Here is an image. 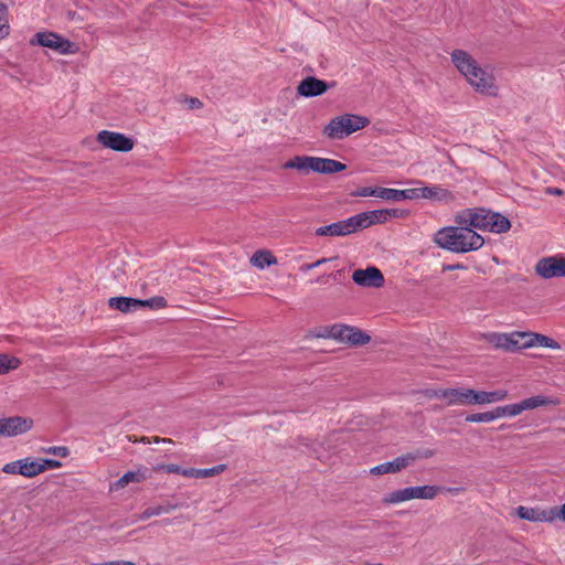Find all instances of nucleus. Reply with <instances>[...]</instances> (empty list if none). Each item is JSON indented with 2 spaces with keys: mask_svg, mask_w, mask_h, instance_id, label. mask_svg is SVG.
I'll list each match as a JSON object with an SVG mask.
<instances>
[{
  "mask_svg": "<svg viewBox=\"0 0 565 565\" xmlns=\"http://www.w3.org/2000/svg\"><path fill=\"white\" fill-rule=\"evenodd\" d=\"M433 242L439 248L456 254L476 252L484 245V238L479 233L457 224L439 228L433 235Z\"/></svg>",
  "mask_w": 565,
  "mask_h": 565,
  "instance_id": "obj_1",
  "label": "nucleus"
},
{
  "mask_svg": "<svg viewBox=\"0 0 565 565\" xmlns=\"http://www.w3.org/2000/svg\"><path fill=\"white\" fill-rule=\"evenodd\" d=\"M455 224L471 228L472 231H489L497 234L507 233L511 222L504 215L484 207H469L458 211L454 215Z\"/></svg>",
  "mask_w": 565,
  "mask_h": 565,
  "instance_id": "obj_2",
  "label": "nucleus"
},
{
  "mask_svg": "<svg viewBox=\"0 0 565 565\" xmlns=\"http://www.w3.org/2000/svg\"><path fill=\"white\" fill-rule=\"evenodd\" d=\"M285 169L298 170L302 173L317 172L323 174H332L343 171L347 167L344 163L329 158L296 156L284 163Z\"/></svg>",
  "mask_w": 565,
  "mask_h": 565,
  "instance_id": "obj_3",
  "label": "nucleus"
},
{
  "mask_svg": "<svg viewBox=\"0 0 565 565\" xmlns=\"http://www.w3.org/2000/svg\"><path fill=\"white\" fill-rule=\"evenodd\" d=\"M369 124L370 120L367 117L345 114L331 119L324 127L323 134L330 139H343L365 128Z\"/></svg>",
  "mask_w": 565,
  "mask_h": 565,
  "instance_id": "obj_4",
  "label": "nucleus"
},
{
  "mask_svg": "<svg viewBox=\"0 0 565 565\" xmlns=\"http://www.w3.org/2000/svg\"><path fill=\"white\" fill-rule=\"evenodd\" d=\"M477 339L486 341L494 349L505 352H516L526 349L525 331L486 332L480 333Z\"/></svg>",
  "mask_w": 565,
  "mask_h": 565,
  "instance_id": "obj_5",
  "label": "nucleus"
},
{
  "mask_svg": "<svg viewBox=\"0 0 565 565\" xmlns=\"http://www.w3.org/2000/svg\"><path fill=\"white\" fill-rule=\"evenodd\" d=\"M319 337L333 339L351 345H363L369 343L371 340L370 335L359 328L343 323H334L332 326L324 327Z\"/></svg>",
  "mask_w": 565,
  "mask_h": 565,
  "instance_id": "obj_6",
  "label": "nucleus"
},
{
  "mask_svg": "<svg viewBox=\"0 0 565 565\" xmlns=\"http://www.w3.org/2000/svg\"><path fill=\"white\" fill-rule=\"evenodd\" d=\"M404 211L398 209L373 210L353 215L356 232L375 224H384L391 218L404 216Z\"/></svg>",
  "mask_w": 565,
  "mask_h": 565,
  "instance_id": "obj_7",
  "label": "nucleus"
},
{
  "mask_svg": "<svg viewBox=\"0 0 565 565\" xmlns=\"http://www.w3.org/2000/svg\"><path fill=\"white\" fill-rule=\"evenodd\" d=\"M31 43H36L41 46L49 47L63 55L76 54L79 51L77 44L71 42L70 40L61 36L55 32H38Z\"/></svg>",
  "mask_w": 565,
  "mask_h": 565,
  "instance_id": "obj_8",
  "label": "nucleus"
},
{
  "mask_svg": "<svg viewBox=\"0 0 565 565\" xmlns=\"http://www.w3.org/2000/svg\"><path fill=\"white\" fill-rule=\"evenodd\" d=\"M467 83L476 93L483 96L497 97L499 94V86L493 74L482 66L479 67L477 74L471 76Z\"/></svg>",
  "mask_w": 565,
  "mask_h": 565,
  "instance_id": "obj_9",
  "label": "nucleus"
},
{
  "mask_svg": "<svg viewBox=\"0 0 565 565\" xmlns=\"http://www.w3.org/2000/svg\"><path fill=\"white\" fill-rule=\"evenodd\" d=\"M535 273L543 279L565 277V257L556 255L539 259Z\"/></svg>",
  "mask_w": 565,
  "mask_h": 565,
  "instance_id": "obj_10",
  "label": "nucleus"
},
{
  "mask_svg": "<svg viewBox=\"0 0 565 565\" xmlns=\"http://www.w3.org/2000/svg\"><path fill=\"white\" fill-rule=\"evenodd\" d=\"M450 58L456 70L466 81H469L471 76L477 74L479 67H481L480 63L465 50H454L450 53Z\"/></svg>",
  "mask_w": 565,
  "mask_h": 565,
  "instance_id": "obj_11",
  "label": "nucleus"
},
{
  "mask_svg": "<svg viewBox=\"0 0 565 565\" xmlns=\"http://www.w3.org/2000/svg\"><path fill=\"white\" fill-rule=\"evenodd\" d=\"M450 58L456 70L466 81H469L471 76L477 74L479 67H481L480 63L465 50H454L450 53Z\"/></svg>",
  "mask_w": 565,
  "mask_h": 565,
  "instance_id": "obj_12",
  "label": "nucleus"
},
{
  "mask_svg": "<svg viewBox=\"0 0 565 565\" xmlns=\"http://www.w3.org/2000/svg\"><path fill=\"white\" fill-rule=\"evenodd\" d=\"M450 58L456 70L466 81H469L471 76L477 74L479 67H481L480 63L465 50H454L450 53Z\"/></svg>",
  "mask_w": 565,
  "mask_h": 565,
  "instance_id": "obj_13",
  "label": "nucleus"
},
{
  "mask_svg": "<svg viewBox=\"0 0 565 565\" xmlns=\"http://www.w3.org/2000/svg\"><path fill=\"white\" fill-rule=\"evenodd\" d=\"M450 58L456 70L466 81H469L471 76L477 74L479 67H481L480 63L465 50H454L450 53Z\"/></svg>",
  "mask_w": 565,
  "mask_h": 565,
  "instance_id": "obj_14",
  "label": "nucleus"
},
{
  "mask_svg": "<svg viewBox=\"0 0 565 565\" xmlns=\"http://www.w3.org/2000/svg\"><path fill=\"white\" fill-rule=\"evenodd\" d=\"M450 58L456 70L466 81H469L471 76L477 74L479 67H481L480 63L465 50H454L450 53Z\"/></svg>",
  "mask_w": 565,
  "mask_h": 565,
  "instance_id": "obj_15",
  "label": "nucleus"
},
{
  "mask_svg": "<svg viewBox=\"0 0 565 565\" xmlns=\"http://www.w3.org/2000/svg\"><path fill=\"white\" fill-rule=\"evenodd\" d=\"M33 420L28 417L12 416L0 418V436L13 437L29 431Z\"/></svg>",
  "mask_w": 565,
  "mask_h": 565,
  "instance_id": "obj_16",
  "label": "nucleus"
},
{
  "mask_svg": "<svg viewBox=\"0 0 565 565\" xmlns=\"http://www.w3.org/2000/svg\"><path fill=\"white\" fill-rule=\"evenodd\" d=\"M97 140L104 147L115 151L127 152L134 148L132 139L119 132L103 130L97 135Z\"/></svg>",
  "mask_w": 565,
  "mask_h": 565,
  "instance_id": "obj_17",
  "label": "nucleus"
},
{
  "mask_svg": "<svg viewBox=\"0 0 565 565\" xmlns=\"http://www.w3.org/2000/svg\"><path fill=\"white\" fill-rule=\"evenodd\" d=\"M353 281L367 288H379L384 285V276L381 270L374 266H370L365 269H356L352 274Z\"/></svg>",
  "mask_w": 565,
  "mask_h": 565,
  "instance_id": "obj_18",
  "label": "nucleus"
},
{
  "mask_svg": "<svg viewBox=\"0 0 565 565\" xmlns=\"http://www.w3.org/2000/svg\"><path fill=\"white\" fill-rule=\"evenodd\" d=\"M334 84L335 83L333 82L329 85L322 79L308 76L299 83L297 92L303 97H316L324 94L328 88L333 87Z\"/></svg>",
  "mask_w": 565,
  "mask_h": 565,
  "instance_id": "obj_19",
  "label": "nucleus"
},
{
  "mask_svg": "<svg viewBox=\"0 0 565 565\" xmlns=\"http://www.w3.org/2000/svg\"><path fill=\"white\" fill-rule=\"evenodd\" d=\"M355 225L353 222V217H348L345 220L331 223L326 226L318 227L316 230L317 236H347L352 233H355Z\"/></svg>",
  "mask_w": 565,
  "mask_h": 565,
  "instance_id": "obj_20",
  "label": "nucleus"
},
{
  "mask_svg": "<svg viewBox=\"0 0 565 565\" xmlns=\"http://www.w3.org/2000/svg\"><path fill=\"white\" fill-rule=\"evenodd\" d=\"M415 458L416 457L413 456L412 454H407V455L395 458L393 461H387V462L377 465V466L373 467L370 470V472L372 475H376V476L386 475V473H395V472H398L402 469L406 468L407 466H409L415 460Z\"/></svg>",
  "mask_w": 565,
  "mask_h": 565,
  "instance_id": "obj_21",
  "label": "nucleus"
},
{
  "mask_svg": "<svg viewBox=\"0 0 565 565\" xmlns=\"http://www.w3.org/2000/svg\"><path fill=\"white\" fill-rule=\"evenodd\" d=\"M473 390L466 387H449L445 395L447 406L472 405Z\"/></svg>",
  "mask_w": 565,
  "mask_h": 565,
  "instance_id": "obj_22",
  "label": "nucleus"
},
{
  "mask_svg": "<svg viewBox=\"0 0 565 565\" xmlns=\"http://www.w3.org/2000/svg\"><path fill=\"white\" fill-rule=\"evenodd\" d=\"M422 199L449 204L455 201V194L441 185H428L422 188Z\"/></svg>",
  "mask_w": 565,
  "mask_h": 565,
  "instance_id": "obj_23",
  "label": "nucleus"
},
{
  "mask_svg": "<svg viewBox=\"0 0 565 565\" xmlns=\"http://www.w3.org/2000/svg\"><path fill=\"white\" fill-rule=\"evenodd\" d=\"M508 398V391H475L472 396V405H489L505 401Z\"/></svg>",
  "mask_w": 565,
  "mask_h": 565,
  "instance_id": "obj_24",
  "label": "nucleus"
},
{
  "mask_svg": "<svg viewBox=\"0 0 565 565\" xmlns=\"http://www.w3.org/2000/svg\"><path fill=\"white\" fill-rule=\"evenodd\" d=\"M516 514L519 518L531 522H553V516L545 509L521 505L516 509Z\"/></svg>",
  "mask_w": 565,
  "mask_h": 565,
  "instance_id": "obj_25",
  "label": "nucleus"
},
{
  "mask_svg": "<svg viewBox=\"0 0 565 565\" xmlns=\"http://www.w3.org/2000/svg\"><path fill=\"white\" fill-rule=\"evenodd\" d=\"M525 341L526 349L534 347H544L554 350L561 349V344L554 339L532 331H525Z\"/></svg>",
  "mask_w": 565,
  "mask_h": 565,
  "instance_id": "obj_26",
  "label": "nucleus"
},
{
  "mask_svg": "<svg viewBox=\"0 0 565 565\" xmlns=\"http://www.w3.org/2000/svg\"><path fill=\"white\" fill-rule=\"evenodd\" d=\"M140 300L130 297H111L108 300V306L121 312H131L140 309Z\"/></svg>",
  "mask_w": 565,
  "mask_h": 565,
  "instance_id": "obj_27",
  "label": "nucleus"
},
{
  "mask_svg": "<svg viewBox=\"0 0 565 565\" xmlns=\"http://www.w3.org/2000/svg\"><path fill=\"white\" fill-rule=\"evenodd\" d=\"M149 477L150 475L148 473V469L145 467H140L135 471L126 472L121 478H119L116 481L115 486L117 489H122L131 482L140 483L147 480Z\"/></svg>",
  "mask_w": 565,
  "mask_h": 565,
  "instance_id": "obj_28",
  "label": "nucleus"
},
{
  "mask_svg": "<svg viewBox=\"0 0 565 565\" xmlns=\"http://www.w3.org/2000/svg\"><path fill=\"white\" fill-rule=\"evenodd\" d=\"M411 500L413 499H423V500H433L436 495L443 490V488L437 486H416L408 487Z\"/></svg>",
  "mask_w": 565,
  "mask_h": 565,
  "instance_id": "obj_29",
  "label": "nucleus"
},
{
  "mask_svg": "<svg viewBox=\"0 0 565 565\" xmlns=\"http://www.w3.org/2000/svg\"><path fill=\"white\" fill-rule=\"evenodd\" d=\"M20 475L26 478H33L44 472V466L31 458L21 459Z\"/></svg>",
  "mask_w": 565,
  "mask_h": 565,
  "instance_id": "obj_30",
  "label": "nucleus"
},
{
  "mask_svg": "<svg viewBox=\"0 0 565 565\" xmlns=\"http://www.w3.org/2000/svg\"><path fill=\"white\" fill-rule=\"evenodd\" d=\"M225 469H226V465H224V463L217 465L212 468H206V469L189 468V471L184 472V477L196 478V479L210 478V477H214L216 475L222 473L223 471H225Z\"/></svg>",
  "mask_w": 565,
  "mask_h": 565,
  "instance_id": "obj_31",
  "label": "nucleus"
},
{
  "mask_svg": "<svg viewBox=\"0 0 565 565\" xmlns=\"http://www.w3.org/2000/svg\"><path fill=\"white\" fill-rule=\"evenodd\" d=\"M521 402L524 411L534 409L541 406L556 405L558 403L556 399L544 395L531 396Z\"/></svg>",
  "mask_w": 565,
  "mask_h": 565,
  "instance_id": "obj_32",
  "label": "nucleus"
},
{
  "mask_svg": "<svg viewBox=\"0 0 565 565\" xmlns=\"http://www.w3.org/2000/svg\"><path fill=\"white\" fill-rule=\"evenodd\" d=\"M250 263L255 267L264 269L267 266L275 265L277 258L268 250H258L250 258Z\"/></svg>",
  "mask_w": 565,
  "mask_h": 565,
  "instance_id": "obj_33",
  "label": "nucleus"
},
{
  "mask_svg": "<svg viewBox=\"0 0 565 565\" xmlns=\"http://www.w3.org/2000/svg\"><path fill=\"white\" fill-rule=\"evenodd\" d=\"M177 507H178L177 504H166V505L159 504V505L149 507L138 515V520L146 521L152 516H158L163 513H169V512L175 510Z\"/></svg>",
  "mask_w": 565,
  "mask_h": 565,
  "instance_id": "obj_34",
  "label": "nucleus"
},
{
  "mask_svg": "<svg viewBox=\"0 0 565 565\" xmlns=\"http://www.w3.org/2000/svg\"><path fill=\"white\" fill-rule=\"evenodd\" d=\"M498 418L515 417L524 412L522 402L495 407Z\"/></svg>",
  "mask_w": 565,
  "mask_h": 565,
  "instance_id": "obj_35",
  "label": "nucleus"
},
{
  "mask_svg": "<svg viewBox=\"0 0 565 565\" xmlns=\"http://www.w3.org/2000/svg\"><path fill=\"white\" fill-rule=\"evenodd\" d=\"M411 500L409 488L395 490L383 499L385 503L397 504Z\"/></svg>",
  "mask_w": 565,
  "mask_h": 565,
  "instance_id": "obj_36",
  "label": "nucleus"
},
{
  "mask_svg": "<svg viewBox=\"0 0 565 565\" xmlns=\"http://www.w3.org/2000/svg\"><path fill=\"white\" fill-rule=\"evenodd\" d=\"M21 364L18 358L0 354V375L7 374L12 370H17Z\"/></svg>",
  "mask_w": 565,
  "mask_h": 565,
  "instance_id": "obj_37",
  "label": "nucleus"
},
{
  "mask_svg": "<svg viewBox=\"0 0 565 565\" xmlns=\"http://www.w3.org/2000/svg\"><path fill=\"white\" fill-rule=\"evenodd\" d=\"M495 419H498L495 408L489 412L470 414L466 417V422L468 423H490Z\"/></svg>",
  "mask_w": 565,
  "mask_h": 565,
  "instance_id": "obj_38",
  "label": "nucleus"
},
{
  "mask_svg": "<svg viewBox=\"0 0 565 565\" xmlns=\"http://www.w3.org/2000/svg\"><path fill=\"white\" fill-rule=\"evenodd\" d=\"M9 34L8 7L0 2V39Z\"/></svg>",
  "mask_w": 565,
  "mask_h": 565,
  "instance_id": "obj_39",
  "label": "nucleus"
},
{
  "mask_svg": "<svg viewBox=\"0 0 565 565\" xmlns=\"http://www.w3.org/2000/svg\"><path fill=\"white\" fill-rule=\"evenodd\" d=\"M376 198L385 200V201L397 202V201H399V190L388 189V188H377Z\"/></svg>",
  "mask_w": 565,
  "mask_h": 565,
  "instance_id": "obj_40",
  "label": "nucleus"
},
{
  "mask_svg": "<svg viewBox=\"0 0 565 565\" xmlns=\"http://www.w3.org/2000/svg\"><path fill=\"white\" fill-rule=\"evenodd\" d=\"M140 308L149 307L151 309H161L167 307V300L163 297H153L146 300H140Z\"/></svg>",
  "mask_w": 565,
  "mask_h": 565,
  "instance_id": "obj_41",
  "label": "nucleus"
},
{
  "mask_svg": "<svg viewBox=\"0 0 565 565\" xmlns=\"http://www.w3.org/2000/svg\"><path fill=\"white\" fill-rule=\"evenodd\" d=\"M422 198V188L399 190V201Z\"/></svg>",
  "mask_w": 565,
  "mask_h": 565,
  "instance_id": "obj_42",
  "label": "nucleus"
},
{
  "mask_svg": "<svg viewBox=\"0 0 565 565\" xmlns=\"http://www.w3.org/2000/svg\"><path fill=\"white\" fill-rule=\"evenodd\" d=\"M21 459L6 463L2 471L8 475H20Z\"/></svg>",
  "mask_w": 565,
  "mask_h": 565,
  "instance_id": "obj_43",
  "label": "nucleus"
},
{
  "mask_svg": "<svg viewBox=\"0 0 565 565\" xmlns=\"http://www.w3.org/2000/svg\"><path fill=\"white\" fill-rule=\"evenodd\" d=\"M376 191H377V188L362 186V188H359L358 190H355L354 192H352V195L361 196V198H366V196H375L376 198Z\"/></svg>",
  "mask_w": 565,
  "mask_h": 565,
  "instance_id": "obj_44",
  "label": "nucleus"
},
{
  "mask_svg": "<svg viewBox=\"0 0 565 565\" xmlns=\"http://www.w3.org/2000/svg\"><path fill=\"white\" fill-rule=\"evenodd\" d=\"M44 452L51 454V455H55V456H58V457H62V458H65V457H67L70 455L68 448L64 447V446L49 447V448L44 449Z\"/></svg>",
  "mask_w": 565,
  "mask_h": 565,
  "instance_id": "obj_45",
  "label": "nucleus"
},
{
  "mask_svg": "<svg viewBox=\"0 0 565 565\" xmlns=\"http://www.w3.org/2000/svg\"><path fill=\"white\" fill-rule=\"evenodd\" d=\"M447 393V388H430V390H426L424 392V395L427 397V398H437V399H443L445 401V395Z\"/></svg>",
  "mask_w": 565,
  "mask_h": 565,
  "instance_id": "obj_46",
  "label": "nucleus"
},
{
  "mask_svg": "<svg viewBox=\"0 0 565 565\" xmlns=\"http://www.w3.org/2000/svg\"><path fill=\"white\" fill-rule=\"evenodd\" d=\"M548 512L553 516L554 520H562L565 521V503L562 507H554L552 509H548Z\"/></svg>",
  "mask_w": 565,
  "mask_h": 565,
  "instance_id": "obj_47",
  "label": "nucleus"
},
{
  "mask_svg": "<svg viewBox=\"0 0 565 565\" xmlns=\"http://www.w3.org/2000/svg\"><path fill=\"white\" fill-rule=\"evenodd\" d=\"M185 471H189V468H182V467H180L179 465H175V463H169L166 467V472L167 473H178V475H181V476L184 477V472Z\"/></svg>",
  "mask_w": 565,
  "mask_h": 565,
  "instance_id": "obj_48",
  "label": "nucleus"
},
{
  "mask_svg": "<svg viewBox=\"0 0 565 565\" xmlns=\"http://www.w3.org/2000/svg\"><path fill=\"white\" fill-rule=\"evenodd\" d=\"M39 462H41L44 466V471L46 469H56L62 466V463L54 459H39Z\"/></svg>",
  "mask_w": 565,
  "mask_h": 565,
  "instance_id": "obj_49",
  "label": "nucleus"
},
{
  "mask_svg": "<svg viewBox=\"0 0 565 565\" xmlns=\"http://www.w3.org/2000/svg\"><path fill=\"white\" fill-rule=\"evenodd\" d=\"M189 109H200L203 104L199 98L190 97L184 99Z\"/></svg>",
  "mask_w": 565,
  "mask_h": 565,
  "instance_id": "obj_50",
  "label": "nucleus"
},
{
  "mask_svg": "<svg viewBox=\"0 0 565 565\" xmlns=\"http://www.w3.org/2000/svg\"><path fill=\"white\" fill-rule=\"evenodd\" d=\"M466 269H467V266L461 263L443 265V271L466 270Z\"/></svg>",
  "mask_w": 565,
  "mask_h": 565,
  "instance_id": "obj_51",
  "label": "nucleus"
},
{
  "mask_svg": "<svg viewBox=\"0 0 565 565\" xmlns=\"http://www.w3.org/2000/svg\"><path fill=\"white\" fill-rule=\"evenodd\" d=\"M327 260H328L327 258L318 259V260H317V262H315V263L303 265V266L301 267V269H302V270H306V271H307V270H311V269H313V268H316V267H318V266H320V265H322V264L327 263Z\"/></svg>",
  "mask_w": 565,
  "mask_h": 565,
  "instance_id": "obj_52",
  "label": "nucleus"
},
{
  "mask_svg": "<svg viewBox=\"0 0 565 565\" xmlns=\"http://www.w3.org/2000/svg\"><path fill=\"white\" fill-rule=\"evenodd\" d=\"M103 565H136V564L130 561H113V562L103 563Z\"/></svg>",
  "mask_w": 565,
  "mask_h": 565,
  "instance_id": "obj_53",
  "label": "nucleus"
},
{
  "mask_svg": "<svg viewBox=\"0 0 565 565\" xmlns=\"http://www.w3.org/2000/svg\"><path fill=\"white\" fill-rule=\"evenodd\" d=\"M67 19L72 20V21H82L83 20L75 11H68Z\"/></svg>",
  "mask_w": 565,
  "mask_h": 565,
  "instance_id": "obj_54",
  "label": "nucleus"
},
{
  "mask_svg": "<svg viewBox=\"0 0 565 565\" xmlns=\"http://www.w3.org/2000/svg\"><path fill=\"white\" fill-rule=\"evenodd\" d=\"M546 193L553 194V195H562L563 190H561L559 188H547Z\"/></svg>",
  "mask_w": 565,
  "mask_h": 565,
  "instance_id": "obj_55",
  "label": "nucleus"
},
{
  "mask_svg": "<svg viewBox=\"0 0 565 565\" xmlns=\"http://www.w3.org/2000/svg\"><path fill=\"white\" fill-rule=\"evenodd\" d=\"M153 443H156V444H159V443L172 444L173 441H172V439H169V438L154 437Z\"/></svg>",
  "mask_w": 565,
  "mask_h": 565,
  "instance_id": "obj_56",
  "label": "nucleus"
},
{
  "mask_svg": "<svg viewBox=\"0 0 565 565\" xmlns=\"http://www.w3.org/2000/svg\"><path fill=\"white\" fill-rule=\"evenodd\" d=\"M166 467H167V465H157L153 467V470L157 472H160V471L166 472Z\"/></svg>",
  "mask_w": 565,
  "mask_h": 565,
  "instance_id": "obj_57",
  "label": "nucleus"
},
{
  "mask_svg": "<svg viewBox=\"0 0 565 565\" xmlns=\"http://www.w3.org/2000/svg\"><path fill=\"white\" fill-rule=\"evenodd\" d=\"M447 491L450 492V493L457 494V493L460 492V489H458V488H448Z\"/></svg>",
  "mask_w": 565,
  "mask_h": 565,
  "instance_id": "obj_58",
  "label": "nucleus"
},
{
  "mask_svg": "<svg viewBox=\"0 0 565 565\" xmlns=\"http://www.w3.org/2000/svg\"><path fill=\"white\" fill-rule=\"evenodd\" d=\"M433 454H434V452H433L431 450H426V451L423 454V457H425V458H429V457H431V456H433Z\"/></svg>",
  "mask_w": 565,
  "mask_h": 565,
  "instance_id": "obj_59",
  "label": "nucleus"
},
{
  "mask_svg": "<svg viewBox=\"0 0 565 565\" xmlns=\"http://www.w3.org/2000/svg\"><path fill=\"white\" fill-rule=\"evenodd\" d=\"M140 443H143V444H149L150 443V439L148 437H141L139 439Z\"/></svg>",
  "mask_w": 565,
  "mask_h": 565,
  "instance_id": "obj_60",
  "label": "nucleus"
},
{
  "mask_svg": "<svg viewBox=\"0 0 565 565\" xmlns=\"http://www.w3.org/2000/svg\"><path fill=\"white\" fill-rule=\"evenodd\" d=\"M128 439L132 443L139 441V439H137L135 436H129Z\"/></svg>",
  "mask_w": 565,
  "mask_h": 565,
  "instance_id": "obj_61",
  "label": "nucleus"
},
{
  "mask_svg": "<svg viewBox=\"0 0 565 565\" xmlns=\"http://www.w3.org/2000/svg\"><path fill=\"white\" fill-rule=\"evenodd\" d=\"M93 565H103V563L102 564H93Z\"/></svg>",
  "mask_w": 565,
  "mask_h": 565,
  "instance_id": "obj_62",
  "label": "nucleus"
}]
</instances>
